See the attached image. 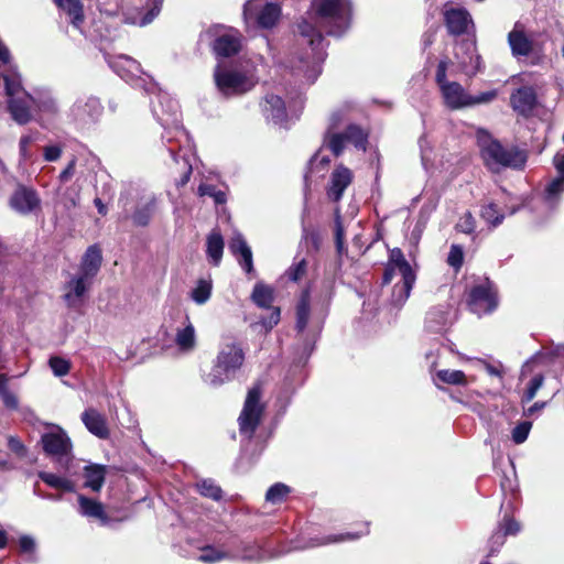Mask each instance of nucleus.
<instances>
[{
    "instance_id": "nucleus-1",
    "label": "nucleus",
    "mask_w": 564,
    "mask_h": 564,
    "mask_svg": "<svg viewBox=\"0 0 564 564\" xmlns=\"http://www.w3.org/2000/svg\"><path fill=\"white\" fill-rule=\"evenodd\" d=\"M351 12L350 0H312L311 10L296 24L297 44L306 48L292 63L293 74L303 76L308 84L317 79L327 56L324 34H344L350 26Z\"/></svg>"
},
{
    "instance_id": "nucleus-2",
    "label": "nucleus",
    "mask_w": 564,
    "mask_h": 564,
    "mask_svg": "<svg viewBox=\"0 0 564 564\" xmlns=\"http://www.w3.org/2000/svg\"><path fill=\"white\" fill-rule=\"evenodd\" d=\"M112 67L122 79L131 82L147 94L155 96V99H151V111L164 129L180 128L178 102L167 93L162 91L149 75L143 74L140 64L135 59L120 56L113 62Z\"/></svg>"
},
{
    "instance_id": "nucleus-3",
    "label": "nucleus",
    "mask_w": 564,
    "mask_h": 564,
    "mask_svg": "<svg viewBox=\"0 0 564 564\" xmlns=\"http://www.w3.org/2000/svg\"><path fill=\"white\" fill-rule=\"evenodd\" d=\"M245 359L242 341L235 336H223L212 369L203 377L204 382L212 388H219L232 381L242 368Z\"/></svg>"
},
{
    "instance_id": "nucleus-4",
    "label": "nucleus",
    "mask_w": 564,
    "mask_h": 564,
    "mask_svg": "<svg viewBox=\"0 0 564 564\" xmlns=\"http://www.w3.org/2000/svg\"><path fill=\"white\" fill-rule=\"evenodd\" d=\"M347 111V106L334 110L324 133L323 147L329 149L335 156L341 155L347 144H351L356 150L362 152L367 150L369 135L360 126L350 123L343 132L336 131L346 120Z\"/></svg>"
},
{
    "instance_id": "nucleus-5",
    "label": "nucleus",
    "mask_w": 564,
    "mask_h": 564,
    "mask_svg": "<svg viewBox=\"0 0 564 564\" xmlns=\"http://www.w3.org/2000/svg\"><path fill=\"white\" fill-rule=\"evenodd\" d=\"M480 155L485 165L492 172L510 167L520 170L527 162L524 151L516 147H505L494 139L487 131L480 130L477 134Z\"/></svg>"
},
{
    "instance_id": "nucleus-6",
    "label": "nucleus",
    "mask_w": 564,
    "mask_h": 564,
    "mask_svg": "<svg viewBox=\"0 0 564 564\" xmlns=\"http://www.w3.org/2000/svg\"><path fill=\"white\" fill-rule=\"evenodd\" d=\"M8 110L19 124H26L33 119L34 94H29L22 86L21 76L12 67L3 75Z\"/></svg>"
},
{
    "instance_id": "nucleus-7",
    "label": "nucleus",
    "mask_w": 564,
    "mask_h": 564,
    "mask_svg": "<svg viewBox=\"0 0 564 564\" xmlns=\"http://www.w3.org/2000/svg\"><path fill=\"white\" fill-rule=\"evenodd\" d=\"M214 80L218 93L226 98L241 96L253 89L258 83L252 74L220 62L214 69Z\"/></svg>"
},
{
    "instance_id": "nucleus-8",
    "label": "nucleus",
    "mask_w": 564,
    "mask_h": 564,
    "mask_svg": "<svg viewBox=\"0 0 564 564\" xmlns=\"http://www.w3.org/2000/svg\"><path fill=\"white\" fill-rule=\"evenodd\" d=\"M44 453L52 458L58 469L68 471L74 459L73 444L67 433L58 425H50L41 435Z\"/></svg>"
},
{
    "instance_id": "nucleus-9",
    "label": "nucleus",
    "mask_w": 564,
    "mask_h": 564,
    "mask_svg": "<svg viewBox=\"0 0 564 564\" xmlns=\"http://www.w3.org/2000/svg\"><path fill=\"white\" fill-rule=\"evenodd\" d=\"M241 34L238 30L216 24L199 35V42H207L218 59L231 57L241 50Z\"/></svg>"
},
{
    "instance_id": "nucleus-10",
    "label": "nucleus",
    "mask_w": 564,
    "mask_h": 564,
    "mask_svg": "<svg viewBox=\"0 0 564 564\" xmlns=\"http://www.w3.org/2000/svg\"><path fill=\"white\" fill-rule=\"evenodd\" d=\"M104 113V106L95 96H80L67 110L68 120L79 128H88L97 123Z\"/></svg>"
},
{
    "instance_id": "nucleus-11",
    "label": "nucleus",
    "mask_w": 564,
    "mask_h": 564,
    "mask_svg": "<svg viewBox=\"0 0 564 564\" xmlns=\"http://www.w3.org/2000/svg\"><path fill=\"white\" fill-rule=\"evenodd\" d=\"M261 389L259 386L252 387L243 404V409L238 417L240 434L251 438L261 422L264 406L260 402Z\"/></svg>"
},
{
    "instance_id": "nucleus-12",
    "label": "nucleus",
    "mask_w": 564,
    "mask_h": 564,
    "mask_svg": "<svg viewBox=\"0 0 564 564\" xmlns=\"http://www.w3.org/2000/svg\"><path fill=\"white\" fill-rule=\"evenodd\" d=\"M310 318V296L307 292L301 295V299L296 305V330L301 339L303 340V350L300 359H307L314 349L318 332L321 329L317 326L315 329L306 332L307 323Z\"/></svg>"
},
{
    "instance_id": "nucleus-13",
    "label": "nucleus",
    "mask_w": 564,
    "mask_h": 564,
    "mask_svg": "<svg viewBox=\"0 0 564 564\" xmlns=\"http://www.w3.org/2000/svg\"><path fill=\"white\" fill-rule=\"evenodd\" d=\"M497 305V289L489 279L486 278L479 284L471 288L468 306L473 313L481 316L495 311Z\"/></svg>"
},
{
    "instance_id": "nucleus-14",
    "label": "nucleus",
    "mask_w": 564,
    "mask_h": 564,
    "mask_svg": "<svg viewBox=\"0 0 564 564\" xmlns=\"http://www.w3.org/2000/svg\"><path fill=\"white\" fill-rule=\"evenodd\" d=\"M9 207L19 215L28 216L41 210L42 200L37 191L19 183L9 197Z\"/></svg>"
},
{
    "instance_id": "nucleus-15",
    "label": "nucleus",
    "mask_w": 564,
    "mask_h": 564,
    "mask_svg": "<svg viewBox=\"0 0 564 564\" xmlns=\"http://www.w3.org/2000/svg\"><path fill=\"white\" fill-rule=\"evenodd\" d=\"M281 14V9L278 4L265 3L261 9L253 1H247L243 6V19L246 23H249L251 19H254L257 24L263 29H270L274 26Z\"/></svg>"
},
{
    "instance_id": "nucleus-16",
    "label": "nucleus",
    "mask_w": 564,
    "mask_h": 564,
    "mask_svg": "<svg viewBox=\"0 0 564 564\" xmlns=\"http://www.w3.org/2000/svg\"><path fill=\"white\" fill-rule=\"evenodd\" d=\"M507 40L511 55L517 59L528 57L534 50V40L521 21H517L513 24Z\"/></svg>"
},
{
    "instance_id": "nucleus-17",
    "label": "nucleus",
    "mask_w": 564,
    "mask_h": 564,
    "mask_svg": "<svg viewBox=\"0 0 564 564\" xmlns=\"http://www.w3.org/2000/svg\"><path fill=\"white\" fill-rule=\"evenodd\" d=\"M558 173L545 187L543 203L549 210H554L564 193V152H557L553 159Z\"/></svg>"
},
{
    "instance_id": "nucleus-18",
    "label": "nucleus",
    "mask_w": 564,
    "mask_h": 564,
    "mask_svg": "<svg viewBox=\"0 0 564 564\" xmlns=\"http://www.w3.org/2000/svg\"><path fill=\"white\" fill-rule=\"evenodd\" d=\"M164 0H144L141 8L124 14V22L138 26L152 23L160 14Z\"/></svg>"
},
{
    "instance_id": "nucleus-19",
    "label": "nucleus",
    "mask_w": 564,
    "mask_h": 564,
    "mask_svg": "<svg viewBox=\"0 0 564 564\" xmlns=\"http://www.w3.org/2000/svg\"><path fill=\"white\" fill-rule=\"evenodd\" d=\"M455 58L466 75L474 76L480 68V56L476 53L475 44L471 42L457 44Z\"/></svg>"
},
{
    "instance_id": "nucleus-20",
    "label": "nucleus",
    "mask_w": 564,
    "mask_h": 564,
    "mask_svg": "<svg viewBox=\"0 0 564 564\" xmlns=\"http://www.w3.org/2000/svg\"><path fill=\"white\" fill-rule=\"evenodd\" d=\"M352 172L343 164L336 166L329 177L327 196L333 202H339L346 188L351 184Z\"/></svg>"
},
{
    "instance_id": "nucleus-21",
    "label": "nucleus",
    "mask_w": 564,
    "mask_h": 564,
    "mask_svg": "<svg viewBox=\"0 0 564 564\" xmlns=\"http://www.w3.org/2000/svg\"><path fill=\"white\" fill-rule=\"evenodd\" d=\"M34 110L41 117L56 118L61 112V105L51 89L41 88L34 91Z\"/></svg>"
},
{
    "instance_id": "nucleus-22",
    "label": "nucleus",
    "mask_w": 564,
    "mask_h": 564,
    "mask_svg": "<svg viewBox=\"0 0 564 564\" xmlns=\"http://www.w3.org/2000/svg\"><path fill=\"white\" fill-rule=\"evenodd\" d=\"M263 116L268 121L278 126H283L288 113L284 100L274 94H267L261 102Z\"/></svg>"
},
{
    "instance_id": "nucleus-23",
    "label": "nucleus",
    "mask_w": 564,
    "mask_h": 564,
    "mask_svg": "<svg viewBox=\"0 0 564 564\" xmlns=\"http://www.w3.org/2000/svg\"><path fill=\"white\" fill-rule=\"evenodd\" d=\"M444 104L452 110L468 108L469 93L457 82L442 85L440 88Z\"/></svg>"
},
{
    "instance_id": "nucleus-24",
    "label": "nucleus",
    "mask_w": 564,
    "mask_h": 564,
    "mask_svg": "<svg viewBox=\"0 0 564 564\" xmlns=\"http://www.w3.org/2000/svg\"><path fill=\"white\" fill-rule=\"evenodd\" d=\"M91 281V278L78 273L67 282V292L64 295V300L69 307H77L83 303V299L90 288Z\"/></svg>"
},
{
    "instance_id": "nucleus-25",
    "label": "nucleus",
    "mask_w": 564,
    "mask_h": 564,
    "mask_svg": "<svg viewBox=\"0 0 564 564\" xmlns=\"http://www.w3.org/2000/svg\"><path fill=\"white\" fill-rule=\"evenodd\" d=\"M536 102V93L531 86H522L510 96V104L513 110L524 116L533 111Z\"/></svg>"
},
{
    "instance_id": "nucleus-26",
    "label": "nucleus",
    "mask_w": 564,
    "mask_h": 564,
    "mask_svg": "<svg viewBox=\"0 0 564 564\" xmlns=\"http://www.w3.org/2000/svg\"><path fill=\"white\" fill-rule=\"evenodd\" d=\"M414 274L411 265L405 260L399 248L392 249L389 256V262L384 269L382 283L389 284L394 275Z\"/></svg>"
},
{
    "instance_id": "nucleus-27",
    "label": "nucleus",
    "mask_w": 564,
    "mask_h": 564,
    "mask_svg": "<svg viewBox=\"0 0 564 564\" xmlns=\"http://www.w3.org/2000/svg\"><path fill=\"white\" fill-rule=\"evenodd\" d=\"M229 250L237 258L246 273L253 271L252 251L240 232L235 234L231 238Z\"/></svg>"
},
{
    "instance_id": "nucleus-28",
    "label": "nucleus",
    "mask_w": 564,
    "mask_h": 564,
    "mask_svg": "<svg viewBox=\"0 0 564 564\" xmlns=\"http://www.w3.org/2000/svg\"><path fill=\"white\" fill-rule=\"evenodd\" d=\"M445 22L448 32L454 35H460L467 32L468 26L473 24L470 14L463 8H451L445 11Z\"/></svg>"
},
{
    "instance_id": "nucleus-29",
    "label": "nucleus",
    "mask_w": 564,
    "mask_h": 564,
    "mask_svg": "<svg viewBox=\"0 0 564 564\" xmlns=\"http://www.w3.org/2000/svg\"><path fill=\"white\" fill-rule=\"evenodd\" d=\"M78 511L83 517L96 519L102 525L109 523V518L105 512L102 503L84 495L78 496Z\"/></svg>"
},
{
    "instance_id": "nucleus-30",
    "label": "nucleus",
    "mask_w": 564,
    "mask_h": 564,
    "mask_svg": "<svg viewBox=\"0 0 564 564\" xmlns=\"http://www.w3.org/2000/svg\"><path fill=\"white\" fill-rule=\"evenodd\" d=\"M156 197L154 195H148L141 198L137 204V207L131 215L133 225L138 227H145L149 225L155 209H156Z\"/></svg>"
},
{
    "instance_id": "nucleus-31",
    "label": "nucleus",
    "mask_w": 564,
    "mask_h": 564,
    "mask_svg": "<svg viewBox=\"0 0 564 564\" xmlns=\"http://www.w3.org/2000/svg\"><path fill=\"white\" fill-rule=\"evenodd\" d=\"M174 343L182 352H189L196 346V330L188 315L185 316L183 327H177Z\"/></svg>"
},
{
    "instance_id": "nucleus-32",
    "label": "nucleus",
    "mask_w": 564,
    "mask_h": 564,
    "mask_svg": "<svg viewBox=\"0 0 564 564\" xmlns=\"http://www.w3.org/2000/svg\"><path fill=\"white\" fill-rule=\"evenodd\" d=\"M101 261L102 256L99 247L96 245L88 247L82 259L79 273L94 279L100 269Z\"/></svg>"
},
{
    "instance_id": "nucleus-33",
    "label": "nucleus",
    "mask_w": 564,
    "mask_h": 564,
    "mask_svg": "<svg viewBox=\"0 0 564 564\" xmlns=\"http://www.w3.org/2000/svg\"><path fill=\"white\" fill-rule=\"evenodd\" d=\"M55 4L68 17L72 25L82 32L85 20L83 3L80 0H54Z\"/></svg>"
},
{
    "instance_id": "nucleus-34",
    "label": "nucleus",
    "mask_w": 564,
    "mask_h": 564,
    "mask_svg": "<svg viewBox=\"0 0 564 564\" xmlns=\"http://www.w3.org/2000/svg\"><path fill=\"white\" fill-rule=\"evenodd\" d=\"M82 420L87 430L99 438H106L109 435L106 421L100 413L94 409H88L82 414Z\"/></svg>"
},
{
    "instance_id": "nucleus-35",
    "label": "nucleus",
    "mask_w": 564,
    "mask_h": 564,
    "mask_svg": "<svg viewBox=\"0 0 564 564\" xmlns=\"http://www.w3.org/2000/svg\"><path fill=\"white\" fill-rule=\"evenodd\" d=\"M107 466L89 464L84 468V486L93 491H99L105 482Z\"/></svg>"
},
{
    "instance_id": "nucleus-36",
    "label": "nucleus",
    "mask_w": 564,
    "mask_h": 564,
    "mask_svg": "<svg viewBox=\"0 0 564 564\" xmlns=\"http://www.w3.org/2000/svg\"><path fill=\"white\" fill-rule=\"evenodd\" d=\"M400 276L401 281L394 284L391 295V301L395 306H401L405 303L415 282V274H404Z\"/></svg>"
},
{
    "instance_id": "nucleus-37",
    "label": "nucleus",
    "mask_w": 564,
    "mask_h": 564,
    "mask_svg": "<svg viewBox=\"0 0 564 564\" xmlns=\"http://www.w3.org/2000/svg\"><path fill=\"white\" fill-rule=\"evenodd\" d=\"M207 249L206 253L212 264L218 265L223 258L224 252V239L218 230H213L207 236Z\"/></svg>"
},
{
    "instance_id": "nucleus-38",
    "label": "nucleus",
    "mask_w": 564,
    "mask_h": 564,
    "mask_svg": "<svg viewBox=\"0 0 564 564\" xmlns=\"http://www.w3.org/2000/svg\"><path fill=\"white\" fill-rule=\"evenodd\" d=\"M213 293V281L210 278H202L196 281L195 286L189 292V299L197 305L206 304Z\"/></svg>"
},
{
    "instance_id": "nucleus-39",
    "label": "nucleus",
    "mask_w": 564,
    "mask_h": 564,
    "mask_svg": "<svg viewBox=\"0 0 564 564\" xmlns=\"http://www.w3.org/2000/svg\"><path fill=\"white\" fill-rule=\"evenodd\" d=\"M236 557L237 556L235 555V553L217 549L213 545H207L202 547L197 560L204 563L213 564L220 562L223 560H235Z\"/></svg>"
},
{
    "instance_id": "nucleus-40",
    "label": "nucleus",
    "mask_w": 564,
    "mask_h": 564,
    "mask_svg": "<svg viewBox=\"0 0 564 564\" xmlns=\"http://www.w3.org/2000/svg\"><path fill=\"white\" fill-rule=\"evenodd\" d=\"M433 380L437 388H441L438 382L446 383V384H453V386L466 384V376L460 370H451V369L438 370L435 372Z\"/></svg>"
},
{
    "instance_id": "nucleus-41",
    "label": "nucleus",
    "mask_w": 564,
    "mask_h": 564,
    "mask_svg": "<svg viewBox=\"0 0 564 564\" xmlns=\"http://www.w3.org/2000/svg\"><path fill=\"white\" fill-rule=\"evenodd\" d=\"M37 476L42 481H44L47 486L52 488L62 489L68 492H72L75 489L74 482L66 477H62L53 473L46 471H40Z\"/></svg>"
},
{
    "instance_id": "nucleus-42",
    "label": "nucleus",
    "mask_w": 564,
    "mask_h": 564,
    "mask_svg": "<svg viewBox=\"0 0 564 564\" xmlns=\"http://www.w3.org/2000/svg\"><path fill=\"white\" fill-rule=\"evenodd\" d=\"M251 299L259 307L270 308L273 302V291L262 283H257L253 288Z\"/></svg>"
},
{
    "instance_id": "nucleus-43",
    "label": "nucleus",
    "mask_w": 564,
    "mask_h": 564,
    "mask_svg": "<svg viewBox=\"0 0 564 564\" xmlns=\"http://www.w3.org/2000/svg\"><path fill=\"white\" fill-rule=\"evenodd\" d=\"M240 555L235 554L237 558H241L245 561H262L264 560L263 552L261 547L256 543L251 541H241L240 542Z\"/></svg>"
},
{
    "instance_id": "nucleus-44",
    "label": "nucleus",
    "mask_w": 564,
    "mask_h": 564,
    "mask_svg": "<svg viewBox=\"0 0 564 564\" xmlns=\"http://www.w3.org/2000/svg\"><path fill=\"white\" fill-rule=\"evenodd\" d=\"M480 216L491 227L499 226L505 219V214L498 209V206L495 203L485 205L481 208Z\"/></svg>"
},
{
    "instance_id": "nucleus-45",
    "label": "nucleus",
    "mask_w": 564,
    "mask_h": 564,
    "mask_svg": "<svg viewBox=\"0 0 564 564\" xmlns=\"http://www.w3.org/2000/svg\"><path fill=\"white\" fill-rule=\"evenodd\" d=\"M197 489L199 494L204 497L210 498L215 501H218L221 499V488L217 486L213 480L210 479H204L197 484Z\"/></svg>"
},
{
    "instance_id": "nucleus-46",
    "label": "nucleus",
    "mask_w": 564,
    "mask_h": 564,
    "mask_svg": "<svg viewBox=\"0 0 564 564\" xmlns=\"http://www.w3.org/2000/svg\"><path fill=\"white\" fill-rule=\"evenodd\" d=\"M290 491L291 489L289 486L282 482H276L268 489L265 500L271 503H279L290 494Z\"/></svg>"
},
{
    "instance_id": "nucleus-47",
    "label": "nucleus",
    "mask_w": 564,
    "mask_h": 564,
    "mask_svg": "<svg viewBox=\"0 0 564 564\" xmlns=\"http://www.w3.org/2000/svg\"><path fill=\"white\" fill-rule=\"evenodd\" d=\"M544 382V376L542 373L535 375L528 383V387L521 398V402L529 403L536 395L538 391L542 388Z\"/></svg>"
},
{
    "instance_id": "nucleus-48",
    "label": "nucleus",
    "mask_w": 564,
    "mask_h": 564,
    "mask_svg": "<svg viewBox=\"0 0 564 564\" xmlns=\"http://www.w3.org/2000/svg\"><path fill=\"white\" fill-rule=\"evenodd\" d=\"M369 533L368 523H365L364 530L359 532H347L345 534H338V535H328L326 538H323V540L318 544H329V543H337V542H344L348 540H357L362 535H366Z\"/></svg>"
},
{
    "instance_id": "nucleus-49",
    "label": "nucleus",
    "mask_w": 564,
    "mask_h": 564,
    "mask_svg": "<svg viewBox=\"0 0 564 564\" xmlns=\"http://www.w3.org/2000/svg\"><path fill=\"white\" fill-rule=\"evenodd\" d=\"M48 366L56 377H64L68 375L70 370V362L69 360L58 357V356H52L48 359Z\"/></svg>"
},
{
    "instance_id": "nucleus-50",
    "label": "nucleus",
    "mask_w": 564,
    "mask_h": 564,
    "mask_svg": "<svg viewBox=\"0 0 564 564\" xmlns=\"http://www.w3.org/2000/svg\"><path fill=\"white\" fill-rule=\"evenodd\" d=\"M40 138V133L37 131H32L28 134H24L21 137L19 142V151L20 156L26 161L31 159V152L29 150L30 145L34 142H36Z\"/></svg>"
},
{
    "instance_id": "nucleus-51",
    "label": "nucleus",
    "mask_w": 564,
    "mask_h": 564,
    "mask_svg": "<svg viewBox=\"0 0 564 564\" xmlns=\"http://www.w3.org/2000/svg\"><path fill=\"white\" fill-rule=\"evenodd\" d=\"M498 96V91L496 89H491L488 91L480 93L478 95H470L468 97V108L475 107L478 105H487L492 102Z\"/></svg>"
},
{
    "instance_id": "nucleus-52",
    "label": "nucleus",
    "mask_w": 564,
    "mask_h": 564,
    "mask_svg": "<svg viewBox=\"0 0 564 564\" xmlns=\"http://www.w3.org/2000/svg\"><path fill=\"white\" fill-rule=\"evenodd\" d=\"M498 528L503 532L506 536L516 535L521 530L520 523L509 514L503 516V518L498 523Z\"/></svg>"
},
{
    "instance_id": "nucleus-53",
    "label": "nucleus",
    "mask_w": 564,
    "mask_h": 564,
    "mask_svg": "<svg viewBox=\"0 0 564 564\" xmlns=\"http://www.w3.org/2000/svg\"><path fill=\"white\" fill-rule=\"evenodd\" d=\"M455 228L459 232L470 235L475 231L476 219L474 218L471 213L466 212L459 217Z\"/></svg>"
},
{
    "instance_id": "nucleus-54",
    "label": "nucleus",
    "mask_w": 564,
    "mask_h": 564,
    "mask_svg": "<svg viewBox=\"0 0 564 564\" xmlns=\"http://www.w3.org/2000/svg\"><path fill=\"white\" fill-rule=\"evenodd\" d=\"M198 194L213 197L216 204H224L226 202V194L212 184H200L198 186Z\"/></svg>"
},
{
    "instance_id": "nucleus-55",
    "label": "nucleus",
    "mask_w": 564,
    "mask_h": 564,
    "mask_svg": "<svg viewBox=\"0 0 564 564\" xmlns=\"http://www.w3.org/2000/svg\"><path fill=\"white\" fill-rule=\"evenodd\" d=\"M532 423L529 421H523L519 423L513 430H512V441L516 444H522L527 441L530 430H531Z\"/></svg>"
},
{
    "instance_id": "nucleus-56",
    "label": "nucleus",
    "mask_w": 564,
    "mask_h": 564,
    "mask_svg": "<svg viewBox=\"0 0 564 564\" xmlns=\"http://www.w3.org/2000/svg\"><path fill=\"white\" fill-rule=\"evenodd\" d=\"M307 269V262L305 259H301L297 262H295L293 265H291L288 271L285 272L289 280L296 282L301 280Z\"/></svg>"
},
{
    "instance_id": "nucleus-57",
    "label": "nucleus",
    "mask_w": 564,
    "mask_h": 564,
    "mask_svg": "<svg viewBox=\"0 0 564 564\" xmlns=\"http://www.w3.org/2000/svg\"><path fill=\"white\" fill-rule=\"evenodd\" d=\"M464 261V250L458 245H453L451 247L448 257H447V263L452 268H454L456 271L460 269Z\"/></svg>"
},
{
    "instance_id": "nucleus-58",
    "label": "nucleus",
    "mask_w": 564,
    "mask_h": 564,
    "mask_svg": "<svg viewBox=\"0 0 564 564\" xmlns=\"http://www.w3.org/2000/svg\"><path fill=\"white\" fill-rule=\"evenodd\" d=\"M19 549L23 554L34 555L36 551V541L33 536L23 534L19 538Z\"/></svg>"
},
{
    "instance_id": "nucleus-59",
    "label": "nucleus",
    "mask_w": 564,
    "mask_h": 564,
    "mask_svg": "<svg viewBox=\"0 0 564 564\" xmlns=\"http://www.w3.org/2000/svg\"><path fill=\"white\" fill-rule=\"evenodd\" d=\"M506 535L502 531H500L499 528L496 529V531L492 533V535L489 539V555H494L497 553L500 547L505 544Z\"/></svg>"
},
{
    "instance_id": "nucleus-60",
    "label": "nucleus",
    "mask_w": 564,
    "mask_h": 564,
    "mask_svg": "<svg viewBox=\"0 0 564 564\" xmlns=\"http://www.w3.org/2000/svg\"><path fill=\"white\" fill-rule=\"evenodd\" d=\"M280 321V308L272 307L268 317H261L260 324L268 332L272 329Z\"/></svg>"
},
{
    "instance_id": "nucleus-61",
    "label": "nucleus",
    "mask_w": 564,
    "mask_h": 564,
    "mask_svg": "<svg viewBox=\"0 0 564 564\" xmlns=\"http://www.w3.org/2000/svg\"><path fill=\"white\" fill-rule=\"evenodd\" d=\"M449 63L451 62H449L448 58H443V59L440 61V63L437 65L435 79H436V83H437L440 88L442 87V85L451 83L446 78V72H447Z\"/></svg>"
},
{
    "instance_id": "nucleus-62",
    "label": "nucleus",
    "mask_w": 564,
    "mask_h": 564,
    "mask_svg": "<svg viewBox=\"0 0 564 564\" xmlns=\"http://www.w3.org/2000/svg\"><path fill=\"white\" fill-rule=\"evenodd\" d=\"M426 227V218H423L422 216L416 221L414 228L412 229L409 240L412 245L416 246L422 237V234Z\"/></svg>"
},
{
    "instance_id": "nucleus-63",
    "label": "nucleus",
    "mask_w": 564,
    "mask_h": 564,
    "mask_svg": "<svg viewBox=\"0 0 564 564\" xmlns=\"http://www.w3.org/2000/svg\"><path fill=\"white\" fill-rule=\"evenodd\" d=\"M63 153V149L61 145L54 144V145H47L43 150V156L44 160L47 162H55L57 161Z\"/></svg>"
},
{
    "instance_id": "nucleus-64",
    "label": "nucleus",
    "mask_w": 564,
    "mask_h": 564,
    "mask_svg": "<svg viewBox=\"0 0 564 564\" xmlns=\"http://www.w3.org/2000/svg\"><path fill=\"white\" fill-rule=\"evenodd\" d=\"M8 447L10 448V451H12L14 454H17L20 457H24L25 454H26L25 446L15 436H9V438H8Z\"/></svg>"
}]
</instances>
